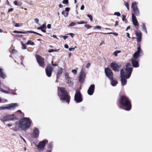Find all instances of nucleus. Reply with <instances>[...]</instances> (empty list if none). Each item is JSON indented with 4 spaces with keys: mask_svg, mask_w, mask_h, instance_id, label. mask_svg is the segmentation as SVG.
Returning <instances> with one entry per match:
<instances>
[{
    "mask_svg": "<svg viewBox=\"0 0 152 152\" xmlns=\"http://www.w3.org/2000/svg\"><path fill=\"white\" fill-rule=\"evenodd\" d=\"M132 71L131 65L129 63L126 64L125 70L123 69L121 70L120 76L122 85L123 86H124L126 84V79L130 77Z\"/></svg>",
    "mask_w": 152,
    "mask_h": 152,
    "instance_id": "f257e3e1",
    "label": "nucleus"
},
{
    "mask_svg": "<svg viewBox=\"0 0 152 152\" xmlns=\"http://www.w3.org/2000/svg\"><path fill=\"white\" fill-rule=\"evenodd\" d=\"M15 125L16 126L18 127L23 130H26L30 127V120L28 118H23L16 122Z\"/></svg>",
    "mask_w": 152,
    "mask_h": 152,
    "instance_id": "f03ea898",
    "label": "nucleus"
},
{
    "mask_svg": "<svg viewBox=\"0 0 152 152\" xmlns=\"http://www.w3.org/2000/svg\"><path fill=\"white\" fill-rule=\"evenodd\" d=\"M142 52V50L140 47H138L137 51L134 54L133 58L132 59V63L134 67H137L139 66V64L137 60L138 58L140 56V54Z\"/></svg>",
    "mask_w": 152,
    "mask_h": 152,
    "instance_id": "7ed1b4c3",
    "label": "nucleus"
},
{
    "mask_svg": "<svg viewBox=\"0 0 152 152\" xmlns=\"http://www.w3.org/2000/svg\"><path fill=\"white\" fill-rule=\"evenodd\" d=\"M58 90L60 91L61 94L60 95V99L63 102H66L69 103V102L70 98L67 94V93L65 89L62 87L58 88Z\"/></svg>",
    "mask_w": 152,
    "mask_h": 152,
    "instance_id": "20e7f679",
    "label": "nucleus"
},
{
    "mask_svg": "<svg viewBox=\"0 0 152 152\" xmlns=\"http://www.w3.org/2000/svg\"><path fill=\"white\" fill-rule=\"evenodd\" d=\"M121 104L124 107H126L124 110H129L131 108V105L130 101L128 98L125 96H122L120 100Z\"/></svg>",
    "mask_w": 152,
    "mask_h": 152,
    "instance_id": "39448f33",
    "label": "nucleus"
},
{
    "mask_svg": "<svg viewBox=\"0 0 152 152\" xmlns=\"http://www.w3.org/2000/svg\"><path fill=\"white\" fill-rule=\"evenodd\" d=\"M16 117L14 114L12 115H7L1 116L0 117V120L4 122L10 120H12L15 119Z\"/></svg>",
    "mask_w": 152,
    "mask_h": 152,
    "instance_id": "423d86ee",
    "label": "nucleus"
},
{
    "mask_svg": "<svg viewBox=\"0 0 152 152\" xmlns=\"http://www.w3.org/2000/svg\"><path fill=\"white\" fill-rule=\"evenodd\" d=\"M48 142L47 140H44L40 142L37 145L38 150L39 151L43 150L46 144Z\"/></svg>",
    "mask_w": 152,
    "mask_h": 152,
    "instance_id": "0eeeda50",
    "label": "nucleus"
},
{
    "mask_svg": "<svg viewBox=\"0 0 152 152\" xmlns=\"http://www.w3.org/2000/svg\"><path fill=\"white\" fill-rule=\"evenodd\" d=\"M75 100L77 102H80L83 99L81 97V95L79 90H77L75 96Z\"/></svg>",
    "mask_w": 152,
    "mask_h": 152,
    "instance_id": "6e6552de",
    "label": "nucleus"
},
{
    "mask_svg": "<svg viewBox=\"0 0 152 152\" xmlns=\"http://www.w3.org/2000/svg\"><path fill=\"white\" fill-rule=\"evenodd\" d=\"M105 72L108 78L110 80L112 79L113 78V73L110 69L108 68H105Z\"/></svg>",
    "mask_w": 152,
    "mask_h": 152,
    "instance_id": "1a4fd4ad",
    "label": "nucleus"
},
{
    "mask_svg": "<svg viewBox=\"0 0 152 152\" xmlns=\"http://www.w3.org/2000/svg\"><path fill=\"white\" fill-rule=\"evenodd\" d=\"M36 59L39 66L44 67L45 66L43 59L41 56L39 55L36 56Z\"/></svg>",
    "mask_w": 152,
    "mask_h": 152,
    "instance_id": "9d476101",
    "label": "nucleus"
},
{
    "mask_svg": "<svg viewBox=\"0 0 152 152\" xmlns=\"http://www.w3.org/2000/svg\"><path fill=\"white\" fill-rule=\"evenodd\" d=\"M53 68L49 65H48L46 69V72L47 75L48 77H50L52 75Z\"/></svg>",
    "mask_w": 152,
    "mask_h": 152,
    "instance_id": "9b49d317",
    "label": "nucleus"
},
{
    "mask_svg": "<svg viewBox=\"0 0 152 152\" xmlns=\"http://www.w3.org/2000/svg\"><path fill=\"white\" fill-rule=\"evenodd\" d=\"M86 75L84 71L82 69L80 73L79 77V81L80 83H83L85 78Z\"/></svg>",
    "mask_w": 152,
    "mask_h": 152,
    "instance_id": "f8f14e48",
    "label": "nucleus"
},
{
    "mask_svg": "<svg viewBox=\"0 0 152 152\" xmlns=\"http://www.w3.org/2000/svg\"><path fill=\"white\" fill-rule=\"evenodd\" d=\"M95 86L94 85H91L89 87L87 91L88 94L90 95H92L94 90Z\"/></svg>",
    "mask_w": 152,
    "mask_h": 152,
    "instance_id": "ddd939ff",
    "label": "nucleus"
},
{
    "mask_svg": "<svg viewBox=\"0 0 152 152\" xmlns=\"http://www.w3.org/2000/svg\"><path fill=\"white\" fill-rule=\"evenodd\" d=\"M39 132L38 129L35 128L33 130L32 136L34 138H37L38 137L39 134Z\"/></svg>",
    "mask_w": 152,
    "mask_h": 152,
    "instance_id": "4468645a",
    "label": "nucleus"
},
{
    "mask_svg": "<svg viewBox=\"0 0 152 152\" xmlns=\"http://www.w3.org/2000/svg\"><path fill=\"white\" fill-rule=\"evenodd\" d=\"M110 67L115 71H118L119 66L115 63H113L110 64Z\"/></svg>",
    "mask_w": 152,
    "mask_h": 152,
    "instance_id": "2eb2a0df",
    "label": "nucleus"
},
{
    "mask_svg": "<svg viewBox=\"0 0 152 152\" xmlns=\"http://www.w3.org/2000/svg\"><path fill=\"white\" fill-rule=\"evenodd\" d=\"M18 106V104L16 103L8 104V110H12Z\"/></svg>",
    "mask_w": 152,
    "mask_h": 152,
    "instance_id": "dca6fc26",
    "label": "nucleus"
},
{
    "mask_svg": "<svg viewBox=\"0 0 152 152\" xmlns=\"http://www.w3.org/2000/svg\"><path fill=\"white\" fill-rule=\"evenodd\" d=\"M132 19L133 23L135 26L138 25V22L134 13L132 14Z\"/></svg>",
    "mask_w": 152,
    "mask_h": 152,
    "instance_id": "f3484780",
    "label": "nucleus"
},
{
    "mask_svg": "<svg viewBox=\"0 0 152 152\" xmlns=\"http://www.w3.org/2000/svg\"><path fill=\"white\" fill-rule=\"evenodd\" d=\"M135 33L138 42H140L142 39V35L141 32H138L137 31H135Z\"/></svg>",
    "mask_w": 152,
    "mask_h": 152,
    "instance_id": "a211bd4d",
    "label": "nucleus"
},
{
    "mask_svg": "<svg viewBox=\"0 0 152 152\" xmlns=\"http://www.w3.org/2000/svg\"><path fill=\"white\" fill-rule=\"evenodd\" d=\"M63 69L60 67H58L57 70V78H58L60 77L63 73Z\"/></svg>",
    "mask_w": 152,
    "mask_h": 152,
    "instance_id": "6ab92c4d",
    "label": "nucleus"
},
{
    "mask_svg": "<svg viewBox=\"0 0 152 152\" xmlns=\"http://www.w3.org/2000/svg\"><path fill=\"white\" fill-rule=\"evenodd\" d=\"M0 77L4 79L6 77V75L4 73L3 70L1 68H0Z\"/></svg>",
    "mask_w": 152,
    "mask_h": 152,
    "instance_id": "aec40b11",
    "label": "nucleus"
},
{
    "mask_svg": "<svg viewBox=\"0 0 152 152\" xmlns=\"http://www.w3.org/2000/svg\"><path fill=\"white\" fill-rule=\"evenodd\" d=\"M132 8L133 10L138 9L137 3L135 2H133L132 4Z\"/></svg>",
    "mask_w": 152,
    "mask_h": 152,
    "instance_id": "412c9836",
    "label": "nucleus"
},
{
    "mask_svg": "<svg viewBox=\"0 0 152 152\" xmlns=\"http://www.w3.org/2000/svg\"><path fill=\"white\" fill-rule=\"evenodd\" d=\"M46 28V25L45 24H43L41 25V30L43 32H45L46 31L45 29Z\"/></svg>",
    "mask_w": 152,
    "mask_h": 152,
    "instance_id": "4be33fe9",
    "label": "nucleus"
},
{
    "mask_svg": "<svg viewBox=\"0 0 152 152\" xmlns=\"http://www.w3.org/2000/svg\"><path fill=\"white\" fill-rule=\"evenodd\" d=\"M0 91L6 94H8L10 93V90L9 89H8L6 90H5L1 88H0Z\"/></svg>",
    "mask_w": 152,
    "mask_h": 152,
    "instance_id": "5701e85b",
    "label": "nucleus"
},
{
    "mask_svg": "<svg viewBox=\"0 0 152 152\" xmlns=\"http://www.w3.org/2000/svg\"><path fill=\"white\" fill-rule=\"evenodd\" d=\"M110 80H111V84L113 86H115L116 85L117 82L116 80L113 79V78Z\"/></svg>",
    "mask_w": 152,
    "mask_h": 152,
    "instance_id": "b1692460",
    "label": "nucleus"
},
{
    "mask_svg": "<svg viewBox=\"0 0 152 152\" xmlns=\"http://www.w3.org/2000/svg\"><path fill=\"white\" fill-rule=\"evenodd\" d=\"M141 27L142 28V30L146 33H147L146 28L145 24L143 23H142Z\"/></svg>",
    "mask_w": 152,
    "mask_h": 152,
    "instance_id": "393cba45",
    "label": "nucleus"
},
{
    "mask_svg": "<svg viewBox=\"0 0 152 152\" xmlns=\"http://www.w3.org/2000/svg\"><path fill=\"white\" fill-rule=\"evenodd\" d=\"M134 12L135 15L137 16H138L140 15V11L138 8L135 10H133Z\"/></svg>",
    "mask_w": 152,
    "mask_h": 152,
    "instance_id": "a878e982",
    "label": "nucleus"
},
{
    "mask_svg": "<svg viewBox=\"0 0 152 152\" xmlns=\"http://www.w3.org/2000/svg\"><path fill=\"white\" fill-rule=\"evenodd\" d=\"M121 51L119 50H117L114 52L113 53V55L115 56H118V53H119L121 52Z\"/></svg>",
    "mask_w": 152,
    "mask_h": 152,
    "instance_id": "bb28decb",
    "label": "nucleus"
},
{
    "mask_svg": "<svg viewBox=\"0 0 152 152\" xmlns=\"http://www.w3.org/2000/svg\"><path fill=\"white\" fill-rule=\"evenodd\" d=\"M5 109H8V104H7L4 106H1L0 107V110H4Z\"/></svg>",
    "mask_w": 152,
    "mask_h": 152,
    "instance_id": "cd10ccee",
    "label": "nucleus"
},
{
    "mask_svg": "<svg viewBox=\"0 0 152 152\" xmlns=\"http://www.w3.org/2000/svg\"><path fill=\"white\" fill-rule=\"evenodd\" d=\"M23 24L22 23H16L15 25V26L16 27H20V26H23Z\"/></svg>",
    "mask_w": 152,
    "mask_h": 152,
    "instance_id": "c85d7f7f",
    "label": "nucleus"
},
{
    "mask_svg": "<svg viewBox=\"0 0 152 152\" xmlns=\"http://www.w3.org/2000/svg\"><path fill=\"white\" fill-rule=\"evenodd\" d=\"M26 44H27V45H34V43L31 41L30 40H29L27 42Z\"/></svg>",
    "mask_w": 152,
    "mask_h": 152,
    "instance_id": "c756f323",
    "label": "nucleus"
},
{
    "mask_svg": "<svg viewBox=\"0 0 152 152\" xmlns=\"http://www.w3.org/2000/svg\"><path fill=\"white\" fill-rule=\"evenodd\" d=\"M124 4L125 6L126 7L128 10H129V4L126 1L124 2Z\"/></svg>",
    "mask_w": 152,
    "mask_h": 152,
    "instance_id": "7c9ffc66",
    "label": "nucleus"
},
{
    "mask_svg": "<svg viewBox=\"0 0 152 152\" xmlns=\"http://www.w3.org/2000/svg\"><path fill=\"white\" fill-rule=\"evenodd\" d=\"M101 34H113L115 36H117L118 35V34L117 33H104L102 32L101 33Z\"/></svg>",
    "mask_w": 152,
    "mask_h": 152,
    "instance_id": "2f4dec72",
    "label": "nucleus"
},
{
    "mask_svg": "<svg viewBox=\"0 0 152 152\" xmlns=\"http://www.w3.org/2000/svg\"><path fill=\"white\" fill-rule=\"evenodd\" d=\"M21 43L22 45V49H25L26 48V47L25 44H24L22 42H21Z\"/></svg>",
    "mask_w": 152,
    "mask_h": 152,
    "instance_id": "473e14b6",
    "label": "nucleus"
},
{
    "mask_svg": "<svg viewBox=\"0 0 152 152\" xmlns=\"http://www.w3.org/2000/svg\"><path fill=\"white\" fill-rule=\"evenodd\" d=\"M101 28V26H96L94 28V29L95 30L96 29H100Z\"/></svg>",
    "mask_w": 152,
    "mask_h": 152,
    "instance_id": "72a5a7b5",
    "label": "nucleus"
},
{
    "mask_svg": "<svg viewBox=\"0 0 152 152\" xmlns=\"http://www.w3.org/2000/svg\"><path fill=\"white\" fill-rule=\"evenodd\" d=\"M114 15H117L118 16H119L121 15V14L119 12H115L114 13Z\"/></svg>",
    "mask_w": 152,
    "mask_h": 152,
    "instance_id": "f704fd0d",
    "label": "nucleus"
},
{
    "mask_svg": "<svg viewBox=\"0 0 152 152\" xmlns=\"http://www.w3.org/2000/svg\"><path fill=\"white\" fill-rule=\"evenodd\" d=\"M75 25L76 24L74 22H72L68 26L69 27L70 26H75Z\"/></svg>",
    "mask_w": 152,
    "mask_h": 152,
    "instance_id": "c9c22d12",
    "label": "nucleus"
},
{
    "mask_svg": "<svg viewBox=\"0 0 152 152\" xmlns=\"http://www.w3.org/2000/svg\"><path fill=\"white\" fill-rule=\"evenodd\" d=\"M87 22H85L84 21H81L80 22H78L77 23L79 24H83L85 23H86Z\"/></svg>",
    "mask_w": 152,
    "mask_h": 152,
    "instance_id": "e433bc0d",
    "label": "nucleus"
},
{
    "mask_svg": "<svg viewBox=\"0 0 152 152\" xmlns=\"http://www.w3.org/2000/svg\"><path fill=\"white\" fill-rule=\"evenodd\" d=\"M85 26L88 29L92 27L89 24H86L85 25Z\"/></svg>",
    "mask_w": 152,
    "mask_h": 152,
    "instance_id": "4c0bfd02",
    "label": "nucleus"
},
{
    "mask_svg": "<svg viewBox=\"0 0 152 152\" xmlns=\"http://www.w3.org/2000/svg\"><path fill=\"white\" fill-rule=\"evenodd\" d=\"M87 17L90 19L91 21L93 20V18L91 15L89 14H88L87 15Z\"/></svg>",
    "mask_w": 152,
    "mask_h": 152,
    "instance_id": "58836bf2",
    "label": "nucleus"
},
{
    "mask_svg": "<svg viewBox=\"0 0 152 152\" xmlns=\"http://www.w3.org/2000/svg\"><path fill=\"white\" fill-rule=\"evenodd\" d=\"M62 3L64 4H67L68 3V0H64L62 1Z\"/></svg>",
    "mask_w": 152,
    "mask_h": 152,
    "instance_id": "ea45409f",
    "label": "nucleus"
},
{
    "mask_svg": "<svg viewBox=\"0 0 152 152\" xmlns=\"http://www.w3.org/2000/svg\"><path fill=\"white\" fill-rule=\"evenodd\" d=\"M17 52V51L15 49H13L12 50V53H15Z\"/></svg>",
    "mask_w": 152,
    "mask_h": 152,
    "instance_id": "a19ab883",
    "label": "nucleus"
},
{
    "mask_svg": "<svg viewBox=\"0 0 152 152\" xmlns=\"http://www.w3.org/2000/svg\"><path fill=\"white\" fill-rule=\"evenodd\" d=\"M72 72L74 74H76L77 73V71L75 69H73L72 70Z\"/></svg>",
    "mask_w": 152,
    "mask_h": 152,
    "instance_id": "79ce46f5",
    "label": "nucleus"
},
{
    "mask_svg": "<svg viewBox=\"0 0 152 152\" xmlns=\"http://www.w3.org/2000/svg\"><path fill=\"white\" fill-rule=\"evenodd\" d=\"M35 22L37 24H38L39 22V20L37 18H35L34 19Z\"/></svg>",
    "mask_w": 152,
    "mask_h": 152,
    "instance_id": "37998d69",
    "label": "nucleus"
},
{
    "mask_svg": "<svg viewBox=\"0 0 152 152\" xmlns=\"http://www.w3.org/2000/svg\"><path fill=\"white\" fill-rule=\"evenodd\" d=\"M90 63H88L87 64H86V68H88L90 66Z\"/></svg>",
    "mask_w": 152,
    "mask_h": 152,
    "instance_id": "c03bdc74",
    "label": "nucleus"
},
{
    "mask_svg": "<svg viewBox=\"0 0 152 152\" xmlns=\"http://www.w3.org/2000/svg\"><path fill=\"white\" fill-rule=\"evenodd\" d=\"M122 20L124 21H125L126 20V16L124 15H122Z\"/></svg>",
    "mask_w": 152,
    "mask_h": 152,
    "instance_id": "a18cd8bd",
    "label": "nucleus"
},
{
    "mask_svg": "<svg viewBox=\"0 0 152 152\" xmlns=\"http://www.w3.org/2000/svg\"><path fill=\"white\" fill-rule=\"evenodd\" d=\"M68 34L70 35L72 38L73 37L74 35H75L74 34L72 33H69Z\"/></svg>",
    "mask_w": 152,
    "mask_h": 152,
    "instance_id": "49530a36",
    "label": "nucleus"
},
{
    "mask_svg": "<svg viewBox=\"0 0 152 152\" xmlns=\"http://www.w3.org/2000/svg\"><path fill=\"white\" fill-rule=\"evenodd\" d=\"M64 48L66 49H68L69 48V46L67 44H65L64 45Z\"/></svg>",
    "mask_w": 152,
    "mask_h": 152,
    "instance_id": "de8ad7c7",
    "label": "nucleus"
},
{
    "mask_svg": "<svg viewBox=\"0 0 152 152\" xmlns=\"http://www.w3.org/2000/svg\"><path fill=\"white\" fill-rule=\"evenodd\" d=\"M84 5H82L81 7H80V10H83L84 9Z\"/></svg>",
    "mask_w": 152,
    "mask_h": 152,
    "instance_id": "09e8293b",
    "label": "nucleus"
},
{
    "mask_svg": "<svg viewBox=\"0 0 152 152\" xmlns=\"http://www.w3.org/2000/svg\"><path fill=\"white\" fill-rule=\"evenodd\" d=\"M14 4L16 5H18L17 1H15L13 2Z\"/></svg>",
    "mask_w": 152,
    "mask_h": 152,
    "instance_id": "8fccbe9b",
    "label": "nucleus"
},
{
    "mask_svg": "<svg viewBox=\"0 0 152 152\" xmlns=\"http://www.w3.org/2000/svg\"><path fill=\"white\" fill-rule=\"evenodd\" d=\"M54 51V50L53 49H50L48 51V52L49 53H51Z\"/></svg>",
    "mask_w": 152,
    "mask_h": 152,
    "instance_id": "3c124183",
    "label": "nucleus"
},
{
    "mask_svg": "<svg viewBox=\"0 0 152 152\" xmlns=\"http://www.w3.org/2000/svg\"><path fill=\"white\" fill-rule=\"evenodd\" d=\"M51 25L50 24H48L47 25V28H51Z\"/></svg>",
    "mask_w": 152,
    "mask_h": 152,
    "instance_id": "603ef678",
    "label": "nucleus"
},
{
    "mask_svg": "<svg viewBox=\"0 0 152 152\" xmlns=\"http://www.w3.org/2000/svg\"><path fill=\"white\" fill-rule=\"evenodd\" d=\"M69 8L68 7H66L65 9V11L67 12H68L69 11Z\"/></svg>",
    "mask_w": 152,
    "mask_h": 152,
    "instance_id": "864d4df0",
    "label": "nucleus"
},
{
    "mask_svg": "<svg viewBox=\"0 0 152 152\" xmlns=\"http://www.w3.org/2000/svg\"><path fill=\"white\" fill-rule=\"evenodd\" d=\"M13 9H12V8L8 10V12H12V11H13Z\"/></svg>",
    "mask_w": 152,
    "mask_h": 152,
    "instance_id": "5fc2aeb1",
    "label": "nucleus"
},
{
    "mask_svg": "<svg viewBox=\"0 0 152 152\" xmlns=\"http://www.w3.org/2000/svg\"><path fill=\"white\" fill-rule=\"evenodd\" d=\"M74 48H70L69 49V50L70 51H71L72 50H74Z\"/></svg>",
    "mask_w": 152,
    "mask_h": 152,
    "instance_id": "6e6d98bb",
    "label": "nucleus"
},
{
    "mask_svg": "<svg viewBox=\"0 0 152 152\" xmlns=\"http://www.w3.org/2000/svg\"><path fill=\"white\" fill-rule=\"evenodd\" d=\"M34 31H26V32H27V33H34Z\"/></svg>",
    "mask_w": 152,
    "mask_h": 152,
    "instance_id": "4d7b16f0",
    "label": "nucleus"
},
{
    "mask_svg": "<svg viewBox=\"0 0 152 152\" xmlns=\"http://www.w3.org/2000/svg\"><path fill=\"white\" fill-rule=\"evenodd\" d=\"M63 37L64 39H65L68 37V36H63Z\"/></svg>",
    "mask_w": 152,
    "mask_h": 152,
    "instance_id": "13d9d810",
    "label": "nucleus"
},
{
    "mask_svg": "<svg viewBox=\"0 0 152 152\" xmlns=\"http://www.w3.org/2000/svg\"><path fill=\"white\" fill-rule=\"evenodd\" d=\"M68 12H67L66 15H64V16L65 17H67L68 16Z\"/></svg>",
    "mask_w": 152,
    "mask_h": 152,
    "instance_id": "bf43d9fd",
    "label": "nucleus"
},
{
    "mask_svg": "<svg viewBox=\"0 0 152 152\" xmlns=\"http://www.w3.org/2000/svg\"><path fill=\"white\" fill-rule=\"evenodd\" d=\"M104 42L103 41H101V42L100 43V45H102L104 44Z\"/></svg>",
    "mask_w": 152,
    "mask_h": 152,
    "instance_id": "052dcab7",
    "label": "nucleus"
},
{
    "mask_svg": "<svg viewBox=\"0 0 152 152\" xmlns=\"http://www.w3.org/2000/svg\"><path fill=\"white\" fill-rule=\"evenodd\" d=\"M22 4V3L21 2H19L18 3V5H19V6L21 5Z\"/></svg>",
    "mask_w": 152,
    "mask_h": 152,
    "instance_id": "680f3d73",
    "label": "nucleus"
},
{
    "mask_svg": "<svg viewBox=\"0 0 152 152\" xmlns=\"http://www.w3.org/2000/svg\"><path fill=\"white\" fill-rule=\"evenodd\" d=\"M20 137L21 138V139L23 140V141L25 142H26V140L24 139L21 136H20Z\"/></svg>",
    "mask_w": 152,
    "mask_h": 152,
    "instance_id": "e2e57ef3",
    "label": "nucleus"
},
{
    "mask_svg": "<svg viewBox=\"0 0 152 152\" xmlns=\"http://www.w3.org/2000/svg\"><path fill=\"white\" fill-rule=\"evenodd\" d=\"M12 124H8L7 126L8 127H11L12 126Z\"/></svg>",
    "mask_w": 152,
    "mask_h": 152,
    "instance_id": "0e129e2a",
    "label": "nucleus"
},
{
    "mask_svg": "<svg viewBox=\"0 0 152 152\" xmlns=\"http://www.w3.org/2000/svg\"><path fill=\"white\" fill-rule=\"evenodd\" d=\"M126 36L128 37H129V38H130V37H129V33H126Z\"/></svg>",
    "mask_w": 152,
    "mask_h": 152,
    "instance_id": "69168bd1",
    "label": "nucleus"
},
{
    "mask_svg": "<svg viewBox=\"0 0 152 152\" xmlns=\"http://www.w3.org/2000/svg\"><path fill=\"white\" fill-rule=\"evenodd\" d=\"M59 7L60 8H62L63 7V5L61 4H60L59 5Z\"/></svg>",
    "mask_w": 152,
    "mask_h": 152,
    "instance_id": "338daca9",
    "label": "nucleus"
},
{
    "mask_svg": "<svg viewBox=\"0 0 152 152\" xmlns=\"http://www.w3.org/2000/svg\"><path fill=\"white\" fill-rule=\"evenodd\" d=\"M13 32L14 33H18V34L19 33V31H13Z\"/></svg>",
    "mask_w": 152,
    "mask_h": 152,
    "instance_id": "774afa93",
    "label": "nucleus"
}]
</instances>
